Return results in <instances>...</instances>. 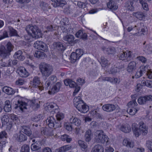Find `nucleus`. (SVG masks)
Here are the masks:
<instances>
[{"label": "nucleus", "mask_w": 152, "mask_h": 152, "mask_svg": "<svg viewBox=\"0 0 152 152\" xmlns=\"http://www.w3.org/2000/svg\"><path fill=\"white\" fill-rule=\"evenodd\" d=\"M6 47L7 51L10 55V53L12 50L14 48L13 45L10 42H8L6 45Z\"/></svg>", "instance_id": "nucleus-41"}, {"label": "nucleus", "mask_w": 152, "mask_h": 152, "mask_svg": "<svg viewBox=\"0 0 152 152\" xmlns=\"http://www.w3.org/2000/svg\"><path fill=\"white\" fill-rule=\"evenodd\" d=\"M14 138L19 142H22L26 140L27 139V137L20 131L16 133L13 135Z\"/></svg>", "instance_id": "nucleus-12"}, {"label": "nucleus", "mask_w": 152, "mask_h": 152, "mask_svg": "<svg viewBox=\"0 0 152 152\" xmlns=\"http://www.w3.org/2000/svg\"><path fill=\"white\" fill-rule=\"evenodd\" d=\"M101 62L100 64L102 67H108L110 64V63L104 57H101Z\"/></svg>", "instance_id": "nucleus-29"}, {"label": "nucleus", "mask_w": 152, "mask_h": 152, "mask_svg": "<svg viewBox=\"0 0 152 152\" xmlns=\"http://www.w3.org/2000/svg\"><path fill=\"white\" fill-rule=\"evenodd\" d=\"M112 78L110 77H104L102 78V81H107L111 83L112 82Z\"/></svg>", "instance_id": "nucleus-58"}, {"label": "nucleus", "mask_w": 152, "mask_h": 152, "mask_svg": "<svg viewBox=\"0 0 152 152\" xmlns=\"http://www.w3.org/2000/svg\"><path fill=\"white\" fill-rule=\"evenodd\" d=\"M136 64L134 61H131L129 64L127 68V70L129 72H132L135 69Z\"/></svg>", "instance_id": "nucleus-26"}, {"label": "nucleus", "mask_w": 152, "mask_h": 152, "mask_svg": "<svg viewBox=\"0 0 152 152\" xmlns=\"http://www.w3.org/2000/svg\"><path fill=\"white\" fill-rule=\"evenodd\" d=\"M119 128L122 131L126 133H129L131 130L130 126L127 124L122 125Z\"/></svg>", "instance_id": "nucleus-25"}, {"label": "nucleus", "mask_w": 152, "mask_h": 152, "mask_svg": "<svg viewBox=\"0 0 152 152\" xmlns=\"http://www.w3.org/2000/svg\"><path fill=\"white\" fill-rule=\"evenodd\" d=\"M55 118L52 116L48 117L46 120V124L49 128H52L54 127L55 129H56V124H55Z\"/></svg>", "instance_id": "nucleus-18"}, {"label": "nucleus", "mask_w": 152, "mask_h": 152, "mask_svg": "<svg viewBox=\"0 0 152 152\" xmlns=\"http://www.w3.org/2000/svg\"><path fill=\"white\" fill-rule=\"evenodd\" d=\"M124 145L130 148H133L134 146V143L132 141L128 140L127 139H124L123 142Z\"/></svg>", "instance_id": "nucleus-33"}, {"label": "nucleus", "mask_w": 152, "mask_h": 152, "mask_svg": "<svg viewBox=\"0 0 152 152\" xmlns=\"http://www.w3.org/2000/svg\"><path fill=\"white\" fill-rule=\"evenodd\" d=\"M32 85L33 87L37 88L40 91L43 90L44 87L40 84V78L38 76L35 77L32 81Z\"/></svg>", "instance_id": "nucleus-11"}, {"label": "nucleus", "mask_w": 152, "mask_h": 152, "mask_svg": "<svg viewBox=\"0 0 152 152\" xmlns=\"http://www.w3.org/2000/svg\"><path fill=\"white\" fill-rule=\"evenodd\" d=\"M134 2L133 1H128L126 3L125 7L128 10L132 11L134 10L133 4Z\"/></svg>", "instance_id": "nucleus-36"}, {"label": "nucleus", "mask_w": 152, "mask_h": 152, "mask_svg": "<svg viewBox=\"0 0 152 152\" xmlns=\"http://www.w3.org/2000/svg\"><path fill=\"white\" fill-rule=\"evenodd\" d=\"M133 131L134 134L136 137H139L141 133L140 130L139 129Z\"/></svg>", "instance_id": "nucleus-59"}, {"label": "nucleus", "mask_w": 152, "mask_h": 152, "mask_svg": "<svg viewBox=\"0 0 152 152\" xmlns=\"http://www.w3.org/2000/svg\"><path fill=\"white\" fill-rule=\"evenodd\" d=\"M146 145L148 149L152 152V142L150 140L147 141Z\"/></svg>", "instance_id": "nucleus-52"}, {"label": "nucleus", "mask_w": 152, "mask_h": 152, "mask_svg": "<svg viewBox=\"0 0 152 152\" xmlns=\"http://www.w3.org/2000/svg\"><path fill=\"white\" fill-rule=\"evenodd\" d=\"M9 32L11 36H17V32L15 29L11 26L8 27Z\"/></svg>", "instance_id": "nucleus-44"}, {"label": "nucleus", "mask_w": 152, "mask_h": 152, "mask_svg": "<svg viewBox=\"0 0 152 152\" xmlns=\"http://www.w3.org/2000/svg\"><path fill=\"white\" fill-rule=\"evenodd\" d=\"M40 102H37L35 100H32L31 102V106L34 110H35L40 107Z\"/></svg>", "instance_id": "nucleus-40"}, {"label": "nucleus", "mask_w": 152, "mask_h": 152, "mask_svg": "<svg viewBox=\"0 0 152 152\" xmlns=\"http://www.w3.org/2000/svg\"><path fill=\"white\" fill-rule=\"evenodd\" d=\"M22 51L19 50L15 53L13 56L14 58L15 59H18L20 61H23L24 60L25 58L24 56L22 55Z\"/></svg>", "instance_id": "nucleus-23"}, {"label": "nucleus", "mask_w": 152, "mask_h": 152, "mask_svg": "<svg viewBox=\"0 0 152 152\" xmlns=\"http://www.w3.org/2000/svg\"><path fill=\"white\" fill-rule=\"evenodd\" d=\"M25 81L23 79L19 78L16 81L15 84L16 85H22L25 83Z\"/></svg>", "instance_id": "nucleus-50"}, {"label": "nucleus", "mask_w": 152, "mask_h": 152, "mask_svg": "<svg viewBox=\"0 0 152 152\" xmlns=\"http://www.w3.org/2000/svg\"><path fill=\"white\" fill-rule=\"evenodd\" d=\"M139 129L141 134L145 135L148 133V127L145 125V124L142 121H140L139 123Z\"/></svg>", "instance_id": "nucleus-17"}, {"label": "nucleus", "mask_w": 152, "mask_h": 152, "mask_svg": "<svg viewBox=\"0 0 152 152\" xmlns=\"http://www.w3.org/2000/svg\"><path fill=\"white\" fill-rule=\"evenodd\" d=\"M119 0H109L107 4V7L112 11L116 10L118 8L117 3Z\"/></svg>", "instance_id": "nucleus-13"}, {"label": "nucleus", "mask_w": 152, "mask_h": 152, "mask_svg": "<svg viewBox=\"0 0 152 152\" xmlns=\"http://www.w3.org/2000/svg\"><path fill=\"white\" fill-rule=\"evenodd\" d=\"M152 101V96L150 95L140 97L137 100L138 103L143 105Z\"/></svg>", "instance_id": "nucleus-9"}, {"label": "nucleus", "mask_w": 152, "mask_h": 152, "mask_svg": "<svg viewBox=\"0 0 152 152\" xmlns=\"http://www.w3.org/2000/svg\"><path fill=\"white\" fill-rule=\"evenodd\" d=\"M70 58L71 60L73 62L79 59V58H78V56H77L75 53H71Z\"/></svg>", "instance_id": "nucleus-48"}, {"label": "nucleus", "mask_w": 152, "mask_h": 152, "mask_svg": "<svg viewBox=\"0 0 152 152\" xmlns=\"http://www.w3.org/2000/svg\"><path fill=\"white\" fill-rule=\"evenodd\" d=\"M145 72H147L146 74L148 78L152 79V72L151 70H147L146 71H145Z\"/></svg>", "instance_id": "nucleus-61"}, {"label": "nucleus", "mask_w": 152, "mask_h": 152, "mask_svg": "<svg viewBox=\"0 0 152 152\" xmlns=\"http://www.w3.org/2000/svg\"><path fill=\"white\" fill-rule=\"evenodd\" d=\"M55 28L53 27L52 25H50L48 26L46 28V30L45 31L46 32L49 31H52L55 30Z\"/></svg>", "instance_id": "nucleus-57"}, {"label": "nucleus", "mask_w": 152, "mask_h": 152, "mask_svg": "<svg viewBox=\"0 0 152 152\" xmlns=\"http://www.w3.org/2000/svg\"><path fill=\"white\" fill-rule=\"evenodd\" d=\"M106 51L108 54H114L115 53V50L114 48L110 47L107 48Z\"/></svg>", "instance_id": "nucleus-47"}, {"label": "nucleus", "mask_w": 152, "mask_h": 152, "mask_svg": "<svg viewBox=\"0 0 152 152\" xmlns=\"http://www.w3.org/2000/svg\"><path fill=\"white\" fill-rule=\"evenodd\" d=\"M57 120L58 121H60L63 119L64 118V114L61 113H58L56 115Z\"/></svg>", "instance_id": "nucleus-51"}, {"label": "nucleus", "mask_w": 152, "mask_h": 152, "mask_svg": "<svg viewBox=\"0 0 152 152\" xmlns=\"http://www.w3.org/2000/svg\"><path fill=\"white\" fill-rule=\"evenodd\" d=\"M127 105L129 107L127 112L131 115H134L140 109V107H137V104L135 99L130 101Z\"/></svg>", "instance_id": "nucleus-5"}, {"label": "nucleus", "mask_w": 152, "mask_h": 152, "mask_svg": "<svg viewBox=\"0 0 152 152\" xmlns=\"http://www.w3.org/2000/svg\"><path fill=\"white\" fill-rule=\"evenodd\" d=\"M78 143L83 151L86 150L87 148V145L86 143L83 141L79 140L78 141Z\"/></svg>", "instance_id": "nucleus-38"}, {"label": "nucleus", "mask_w": 152, "mask_h": 152, "mask_svg": "<svg viewBox=\"0 0 152 152\" xmlns=\"http://www.w3.org/2000/svg\"><path fill=\"white\" fill-rule=\"evenodd\" d=\"M34 46L35 48L44 52L48 51V48L45 43L41 41H37L34 44Z\"/></svg>", "instance_id": "nucleus-8"}, {"label": "nucleus", "mask_w": 152, "mask_h": 152, "mask_svg": "<svg viewBox=\"0 0 152 152\" xmlns=\"http://www.w3.org/2000/svg\"><path fill=\"white\" fill-rule=\"evenodd\" d=\"M104 149L102 146L97 145H95L91 152H103Z\"/></svg>", "instance_id": "nucleus-32"}, {"label": "nucleus", "mask_w": 152, "mask_h": 152, "mask_svg": "<svg viewBox=\"0 0 152 152\" xmlns=\"http://www.w3.org/2000/svg\"><path fill=\"white\" fill-rule=\"evenodd\" d=\"M16 102L15 104V109L18 108V110L19 109L23 112L24 109H26V103L23 101L21 99H16Z\"/></svg>", "instance_id": "nucleus-10"}, {"label": "nucleus", "mask_w": 152, "mask_h": 152, "mask_svg": "<svg viewBox=\"0 0 152 152\" xmlns=\"http://www.w3.org/2000/svg\"><path fill=\"white\" fill-rule=\"evenodd\" d=\"M7 133L5 131H2L0 132V140L4 138H6Z\"/></svg>", "instance_id": "nucleus-60"}, {"label": "nucleus", "mask_w": 152, "mask_h": 152, "mask_svg": "<svg viewBox=\"0 0 152 152\" xmlns=\"http://www.w3.org/2000/svg\"><path fill=\"white\" fill-rule=\"evenodd\" d=\"M49 79H50L49 80L52 81L53 83L56 82L57 80L56 76L54 75H51L49 77Z\"/></svg>", "instance_id": "nucleus-62"}, {"label": "nucleus", "mask_w": 152, "mask_h": 152, "mask_svg": "<svg viewBox=\"0 0 152 152\" xmlns=\"http://www.w3.org/2000/svg\"><path fill=\"white\" fill-rule=\"evenodd\" d=\"M144 26L143 23H140L137 24V25H135L134 27L135 28H137V30L139 31L140 29H141L142 27H144Z\"/></svg>", "instance_id": "nucleus-55"}, {"label": "nucleus", "mask_w": 152, "mask_h": 152, "mask_svg": "<svg viewBox=\"0 0 152 152\" xmlns=\"http://www.w3.org/2000/svg\"><path fill=\"white\" fill-rule=\"evenodd\" d=\"M75 53L78 56V58H80L83 54V52L82 49H79L76 50Z\"/></svg>", "instance_id": "nucleus-49"}, {"label": "nucleus", "mask_w": 152, "mask_h": 152, "mask_svg": "<svg viewBox=\"0 0 152 152\" xmlns=\"http://www.w3.org/2000/svg\"><path fill=\"white\" fill-rule=\"evenodd\" d=\"M65 151L70 150L72 148V146L70 145H68L63 146Z\"/></svg>", "instance_id": "nucleus-63"}, {"label": "nucleus", "mask_w": 152, "mask_h": 152, "mask_svg": "<svg viewBox=\"0 0 152 152\" xmlns=\"http://www.w3.org/2000/svg\"><path fill=\"white\" fill-rule=\"evenodd\" d=\"M63 39L64 41L67 42L69 43H72L74 41L75 37L72 35H67L64 37Z\"/></svg>", "instance_id": "nucleus-28"}, {"label": "nucleus", "mask_w": 152, "mask_h": 152, "mask_svg": "<svg viewBox=\"0 0 152 152\" xmlns=\"http://www.w3.org/2000/svg\"><path fill=\"white\" fill-rule=\"evenodd\" d=\"M2 91L8 95H13L15 93V91L12 88L5 86L3 88Z\"/></svg>", "instance_id": "nucleus-19"}, {"label": "nucleus", "mask_w": 152, "mask_h": 152, "mask_svg": "<svg viewBox=\"0 0 152 152\" xmlns=\"http://www.w3.org/2000/svg\"><path fill=\"white\" fill-rule=\"evenodd\" d=\"M73 102L74 106L81 113H86L88 111V106L84 103L80 96L75 97Z\"/></svg>", "instance_id": "nucleus-1"}, {"label": "nucleus", "mask_w": 152, "mask_h": 152, "mask_svg": "<svg viewBox=\"0 0 152 152\" xmlns=\"http://www.w3.org/2000/svg\"><path fill=\"white\" fill-rule=\"evenodd\" d=\"M65 127L67 130L71 131L72 129V125L71 123H66L65 124Z\"/></svg>", "instance_id": "nucleus-53"}, {"label": "nucleus", "mask_w": 152, "mask_h": 152, "mask_svg": "<svg viewBox=\"0 0 152 152\" xmlns=\"http://www.w3.org/2000/svg\"><path fill=\"white\" fill-rule=\"evenodd\" d=\"M137 59L138 60L141 61L142 63H145L147 61V59L143 56H139L137 57Z\"/></svg>", "instance_id": "nucleus-54"}, {"label": "nucleus", "mask_w": 152, "mask_h": 152, "mask_svg": "<svg viewBox=\"0 0 152 152\" xmlns=\"http://www.w3.org/2000/svg\"><path fill=\"white\" fill-rule=\"evenodd\" d=\"M8 37L7 32L6 31H4L3 32V35L0 36V40Z\"/></svg>", "instance_id": "nucleus-64"}, {"label": "nucleus", "mask_w": 152, "mask_h": 152, "mask_svg": "<svg viewBox=\"0 0 152 152\" xmlns=\"http://www.w3.org/2000/svg\"><path fill=\"white\" fill-rule=\"evenodd\" d=\"M92 137L91 131L90 130H88L85 133V140L87 142L91 141Z\"/></svg>", "instance_id": "nucleus-35"}, {"label": "nucleus", "mask_w": 152, "mask_h": 152, "mask_svg": "<svg viewBox=\"0 0 152 152\" xmlns=\"http://www.w3.org/2000/svg\"><path fill=\"white\" fill-rule=\"evenodd\" d=\"M12 109L11 105L9 100H6L5 102V105L4 107V110L7 112H10Z\"/></svg>", "instance_id": "nucleus-30"}, {"label": "nucleus", "mask_w": 152, "mask_h": 152, "mask_svg": "<svg viewBox=\"0 0 152 152\" xmlns=\"http://www.w3.org/2000/svg\"><path fill=\"white\" fill-rule=\"evenodd\" d=\"M102 108L104 111L110 112L114 110L116 108V107L114 104H104L102 106Z\"/></svg>", "instance_id": "nucleus-15"}, {"label": "nucleus", "mask_w": 152, "mask_h": 152, "mask_svg": "<svg viewBox=\"0 0 152 152\" xmlns=\"http://www.w3.org/2000/svg\"><path fill=\"white\" fill-rule=\"evenodd\" d=\"M53 44L54 45L56 46V47L58 50L62 51L65 49V47L61 42H55Z\"/></svg>", "instance_id": "nucleus-37"}, {"label": "nucleus", "mask_w": 152, "mask_h": 152, "mask_svg": "<svg viewBox=\"0 0 152 152\" xmlns=\"http://www.w3.org/2000/svg\"><path fill=\"white\" fill-rule=\"evenodd\" d=\"M132 54V52L131 51H127L126 52L122 51L118 56L120 59L124 60L125 61H128L131 60Z\"/></svg>", "instance_id": "nucleus-6"}, {"label": "nucleus", "mask_w": 152, "mask_h": 152, "mask_svg": "<svg viewBox=\"0 0 152 152\" xmlns=\"http://www.w3.org/2000/svg\"><path fill=\"white\" fill-rule=\"evenodd\" d=\"M25 30L28 34H31L32 38L36 39L41 37L40 30L36 26L28 25L25 28Z\"/></svg>", "instance_id": "nucleus-2"}, {"label": "nucleus", "mask_w": 152, "mask_h": 152, "mask_svg": "<svg viewBox=\"0 0 152 152\" xmlns=\"http://www.w3.org/2000/svg\"><path fill=\"white\" fill-rule=\"evenodd\" d=\"M56 3L58 6L61 7H63L66 4L65 0H57Z\"/></svg>", "instance_id": "nucleus-43"}, {"label": "nucleus", "mask_w": 152, "mask_h": 152, "mask_svg": "<svg viewBox=\"0 0 152 152\" xmlns=\"http://www.w3.org/2000/svg\"><path fill=\"white\" fill-rule=\"evenodd\" d=\"M64 83L66 86L69 85L71 88H74L77 85V84L75 82L69 79L65 80Z\"/></svg>", "instance_id": "nucleus-27"}, {"label": "nucleus", "mask_w": 152, "mask_h": 152, "mask_svg": "<svg viewBox=\"0 0 152 152\" xmlns=\"http://www.w3.org/2000/svg\"><path fill=\"white\" fill-rule=\"evenodd\" d=\"M31 148L32 150L35 151L38 150L40 147L39 146L35 144V143L32 144L31 146Z\"/></svg>", "instance_id": "nucleus-56"}, {"label": "nucleus", "mask_w": 152, "mask_h": 152, "mask_svg": "<svg viewBox=\"0 0 152 152\" xmlns=\"http://www.w3.org/2000/svg\"><path fill=\"white\" fill-rule=\"evenodd\" d=\"M148 66H145L144 67L142 68L139 71H137L136 72L135 75L132 77V78H137L141 77L143 75V73H145L146 69H147Z\"/></svg>", "instance_id": "nucleus-20"}, {"label": "nucleus", "mask_w": 152, "mask_h": 152, "mask_svg": "<svg viewBox=\"0 0 152 152\" xmlns=\"http://www.w3.org/2000/svg\"><path fill=\"white\" fill-rule=\"evenodd\" d=\"M95 140L96 142L103 143L108 142V137L102 130H97L95 133Z\"/></svg>", "instance_id": "nucleus-4"}, {"label": "nucleus", "mask_w": 152, "mask_h": 152, "mask_svg": "<svg viewBox=\"0 0 152 152\" xmlns=\"http://www.w3.org/2000/svg\"><path fill=\"white\" fill-rule=\"evenodd\" d=\"M11 61L10 60L6 61L5 59H3L1 63L0 64L1 66L3 67H7L11 65Z\"/></svg>", "instance_id": "nucleus-39"}, {"label": "nucleus", "mask_w": 152, "mask_h": 152, "mask_svg": "<svg viewBox=\"0 0 152 152\" xmlns=\"http://www.w3.org/2000/svg\"><path fill=\"white\" fill-rule=\"evenodd\" d=\"M29 147L27 145L24 144L21 147V152H29Z\"/></svg>", "instance_id": "nucleus-45"}, {"label": "nucleus", "mask_w": 152, "mask_h": 152, "mask_svg": "<svg viewBox=\"0 0 152 152\" xmlns=\"http://www.w3.org/2000/svg\"><path fill=\"white\" fill-rule=\"evenodd\" d=\"M119 72V69L116 66L112 67L109 71V73L111 74H115Z\"/></svg>", "instance_id": "nucleus-46"}, {"label": "nucleus", "mask_w": 152, "mask_h": 152, "mask_svg": "<svg viewBox=\"0 0 152 152\" xmlns=\"http://www.w3.org/2000/svg\"><path fill=\"white\" fill-rule=\"evenodd\" d=\"M34 56L38 58H44L46 55L44 52L37 50L35 52Z\"/></svg>", "instance_id": "nucleus-31"}, {"label": "nucleus", "mask_w": 152, "mask_h": 152, "mask_svg": "<svg viewBox=\"0 0 152 152\" xmlns=\"http://www.w3.org/2000/svg\"><path fill=\"white\" fill-rule=\"evenodd\" d=\"M22 132L28 136H30L32 134V132L28 126H23L22 129Z\"/></svg>", "instance_id": "nucleus-22"}, {"label": "nucleus", "mask_w": 152, "mask_h": 152, "mask_svg": "<svg viewBox=\"0 0 152 152\" xmlns=\"http://www.w3.org/2000/svg\"><path fill=\"white\" fill-rule=\"evenodd\" d=\"M70 121L72 124H74L75 125L78 126L80 125L81 121L80 120L77 118H74L72 117L70 119Z\"/></svg>", "instance_id": "nucleus-34"}, {"label": "nucleus", "mask_w": 152, "mask_h": 152, "mask_svg": "<svg viewBox=\"0 0 152 152\" xmlns=\"http://www.w3.org/2000/svg\"><path fill=\"white\" fill-rule=\"evenodd\" d=\"M132 15L140 20L144 19L145 17L144 13L142 12H133Z\"/></svg>", "instance_id": "nucleus-24"}, {"label": "nucleus", "mask_w": 152, "mask_h": 152, "mask_svg": "<svg viewBox=\"0 0 152 152\" xmlns=\"http://www.w3.org/2000/svg\"><path fill=\"white\" fill-rule=\"evenodd\" d=\"M18 72L21 77H26L29 75L28 72L23 67H19L17 70Z\"/></svg>", "instance_id": "nucleus-14"}, {"label": "nucleus", "mask_w": 152, "mask_h": 152, "mask_svg": "<svg viewBox=\"0 0 152 152\" xmlns=\"http://www.w3.org/2000/svg\"><path fill=\"white\" fill-rule=\"evenodd\" d=\"M61 84L60 82H57L56 84L49 91L48 93L50 94H54L58 92L61 87Z\"/></svg>", "instance_id": "nucleus-16"}, {"label": "nucleus", "mask_w": 152, "mask_h": 152, "mask_svg": "<svg viewBox=\"0 0 152 152\" xmlns=\"http://www.w3.org/2000/svg\"><path fill=\"white\" fill-rule=\"evenodd\" d=\"M61 30L63 33L68 34L74 33V28L72 25L67 24L64 22V25L61 27Z\"/></svg>", "instance_id": "nucleus-7"}, {"label": "nucleus", "mask_w": 152, "mask_h": 152, "mask_svg": "<svg viewBox=\"0 0 152 152\" xmlns=\"http://www.w3.org/2000/svg\"><path fill=\"white\" fill-rule=\"evenodd\" d=\"M39 68L43 77H47L52 73L53 69L52 66L43 63L41 64Z\"/></svg>", "instance_id": "nucleus-3"}, {"label": "nucleus", "mask_w": 152, "mask_h": 152, "mask_svg": "<svg viewBox=\"0 0 152 152\" xmlns=\"http://www.w3.org/2000/svg\"><path fill=\"white\" fill-rule=\"evenodd\" d=\"M40 6L41 8L44 10H47L48 9H50V7L48 4L43 2L40 3Z\"/></svg>", "instance_id": "nucleus-42"}, {"label": "nucleus", "mask_w": 152, "mask_h": 152, "mask_svg": "<svg viewBox=\"0 0 152 152\" xmlns=\"http://www.w3.org/2000/svg\"><path fill=\"white\" fill-rule=\"evenodd\" d=\"M9 55L6 48L4 46H1L0 47V56L5 58Z\"/></svg>", "instance_id": "nucleus-21"}]
</instances>
